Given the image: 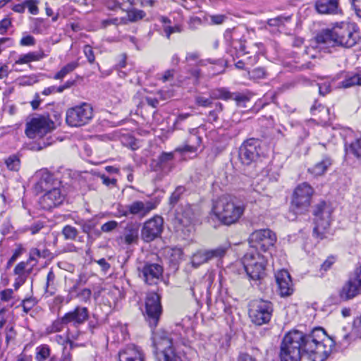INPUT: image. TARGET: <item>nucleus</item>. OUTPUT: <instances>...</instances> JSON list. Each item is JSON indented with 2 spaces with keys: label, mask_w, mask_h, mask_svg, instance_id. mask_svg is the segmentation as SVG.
Listing matches in <instances>:
<instances>
[{
  "label": "nucleus",
  "mask_w": 361,
  "mask_h": 361,
  "mask_svg": "<svg viewBox=\"0 0 361 361\" xmlns=\"http://www.w3.org/2000/svg\"><path fill=\"white\" fill-rule=\"evenodd\" d=\"M333 340L320 327L310 333L298 330L286 333L280 345V361H300L305 354L310 361H325L331 352Z\"/></svg>",
  "instance_id": "1"
},
{
  "label": "nucleus",
  "mask_w": 361,
  "mask_h": 361,
  "mask_svg": "<svg viewBox=\"0 0 361 361\" xmlns=\"http://www.w3.org/2000/svg\"><path fill=\"white\" fill-rule=\"evenodd\" d=\"M359 39V33L352 24L341 23L332 29L325 30L319 33L314 44L320 49L331 47H342L350 48L356 44Z\"/></svg>",
  "instance_id": "2"
},
{
  "label": "nucleus",
  "mask_w": 361,
  "mask_h": 361,
  "mask_svg": "<svg viewBox=\"0 0 361 361\" xmlns=\"http://www.w3.org/2000/svg\"><path fill=\"white\" fill-rule=\"evenodd\" d=\"M244 210V207L231 197L223 195L213 202L211 214L221 224L230 226L238 221Z\"/></svg>",
  "instance_id": "3"
},
{
  "label": "nucleus",
  "mask_w": 361,
  "mask_h": 361,
  "mask_svg": "<svg viewBox=\"0 0 361 361\" xmlns=\"http://www.w3.org/2000/svg\"><path fill=\"white\" fill-rule=\"evenodd\" d=\"M38 185L42 190H47L39 200V204L43 209H50L60 205L63 202L64 195L58 186L60 183L54 180L51 174L44 173L38 182Z\"/></svg>",
  "instance_id": "4"
},
{
  "label": "nucleus",
  "mask_w": 361,
  "mask_h": 361,
  "mask_svg": "<svg viewBox=\"0 0 361 361\" xmlns=\"http://www.w3.org/2000/svg\"><path fill=\"white\" fill-rule=\"evenodd\" d=\"M271 254H261L250 249L243 256L242 263L247 275L252 280H259L265 276L267 260Z\"/></svg>",
  "instance_id": "5"
},
{
  "label": "nucleus",
  "mask_w": 361,
  "mask_h": 361,
  "mask_svg": "<svg viewBox=\"0 0 361 361\" xmlns=\"http://www.w3.org/2000/svg\"><path fill=\"white\" fill-rule=\"evenodd\" d=\"M54 128V123L49 116L37 115L27 122L25 133L30 139H39Z\"/></svg>",
  "instance_id": "6"
},
{
  "label": "nucleus",
  "mask_w": 361,
  "mask_h": 361,
  "mask_svg": "<svg viewBox=\"0 0 361 361\" xmlns=\"http://www.w3.org/2000/svg\"><path fill=\"white\" fill-rule=\"evenodd\" d=\"M93 117V108L90 104L83 102L66 111V123L71 127H80L88 123Z\"/></svg>",
  "instance_id": "7"
},
{
  "label": "nucleus",
  "mask_w": 361,
  "mask_h": 361,
  "mask_svg": "<svg viewBox=\"0 0 361 361\" xmlns=\"http://www.w3.org/2000/svg\"><path fill=\"white\" fill-rule=\"evenodd\" d=\"M276 240V235L269 228L256 230L248 238L250 249H259L265 254L269 253V250L274 246Z\"/></svg>",
  "instance_id": "8"
},
{
  "label": "nucleus",
  "mask_w": 361,
  "mask_h": 361,
  "mask_svg": "<svg viewBox=\"0 0 361 361\" xmlns=\"http://www.w3.org/2000/svg\"><path fill=\"white\" fill-rule=\"evenodd\" d=\"M273 305L271 302L258 300L250 304L249 317L252 323L261 326L267 324L272 316Z\"/></svg>",
  "instance_id": "9"
},
{
  "label": "nucleus",
  "mask_w": 361,
  "mask_h": 361,
  "mask_svg": "<svg viewBox=\"0 0 361 361\" xmlns=\"http://www.w3.org/2000/svg\"><path fill=\"white\" fill-rule=\"evenodd\" d=\"M155 353L159 361H180L172 348V341L165 333L155 336Z\"/></svg>",
  "instance_id": "10"
},
{
  "label": "nucleus",
  "mask_w": 361,
  "mask_h": 361,
  "mask_svg": "<svg viewBox=\"0 0 361 361\" xmlns=\"http://www.w3.org/2000/svg\"><path fill=\"white\" fill-rule=\"evenodd\" d=\"M313 193V188L307 183H302L296 187L292 200V207L295 212H302L310 205Z\"/></svg>",
  "instance_id": "11"
},
{
  "label": "nucleus",
  "mask_w": 361,
  "mask_h": 361,
  "mask_svg": "<svg viewBox=\"0 0 361 361\" xmlns=\"http://www.w3.org/2000/svg\"><path fill=\"white\" fill-rule=\"evenodd\" d=\"M314 233L321 239L326 237V233L329 228L331 211L324 204L319 205L314 211Z\"/></svg>",
  "instance_id": "12"
},
{
  "label": "nucleus",
  "mask_w": 361,
  "mask_h": 361,
  "mask_svg": "<svg viewBox=\"0 0 361 361\" xmlns=\"http://www.w3.org/2000/svg\"><path fill=\"white\" fill-rule=\"evenodd\" d=\"M163 219L154 216L147 221L142 228L141 236L145 242H150L160 235L163 229Z\"/></svg>",
  "instance_id": "13"
},
{
  "label": "nucleus",
  "mask_w": 361,
  "mask_h": 361,
  "mask_svg": "<svg viewBox=\"0 0 361 361\" xmlns=\"http://www.w3.org/2000/svg\"><path fill=\"white\" fill-rule=\"evenodd\" d=\"M229 247L230 245L226 243L213 250L198 251L192 255L191 263L194 267H198L212 258L223 257Z\"/></svg>",
  "instance_id": "14"
},
{
  "label": "nucleus",
  "mask_w": 361,
  "mask_h": 361,
  "mask_svg": "<svg viewBox=\"0 0 361 361\" xmlns=\"http://www.w3.org/2000/svg\"><path fill=\"white\" fill-rule=\"evenodd\" d=\"M259 142L255 139H250L243 142L239 149L238 157L244 165H250L259 155Z\"/></svg>",
  "instance_id": "15"
},
{
  "label": "nucleus",
  "mask_w": 361,
  "mask_h": 361,
  "mask_svg": "<svg viewBox=\"0 0 361 361\" xmlns=\"http://www.w3.org/2000/svg\"><path fill=\"white\" fill-rule=\"evenodd\" d=\"M159 204L157 200H152L146 202L135 201L127 206V209L122 214L124 216L129 214L139 215L144 217L152 210L154 209Z\"/></svg>",
  "instance_id": "16"
},
{
  "label": "nucleus",
  "mask_w": 361,
  "mask_h": 361,
  "mask_svg": "<svg viewBox=\"0 0 361 361\" xmlns=\"http://www.w3.org/2000/svg\"><path fill=\"white\" fill-rule=\"evenodd\" d=\"M145 312L150 323L156 325L161 313L160 298L156 293L147 294L145 301Z\"/></svg>",
  "instance_id": "17"
},
{
  "label": "nucleus",
  "mask_w": 361,
  "mask_h": 361,
  "mask_svg": "<svg viewBox=\"0 0 361 361\" xmlns=\"http://www.w3.org/2000/svg\"><path fill=\"white\" fill-rule=\"evenodd\" d=\"M176 219L178 225V229L185 228L187 231L190 232L192 227V224L195 219L194 210L191 205L186 204L180 207L176 212Z\"/></svg>",
  "instance_id": "18"
},
{
  "label": "nucleus",
  "mask_w": 361,
  "mask_h": 361,
  "mask_svg": "<svg viewBox=\"0 0 361 361\" xmlns=\"http://www.w3.org/2000/svg\"><path fill=\"white\" fill-rule=\"evenodd\" d=\"M64 322L66 325L78 327L84 324L88 319V310L86 307H77L64 314Z\"/></svg>",
  "instance_id": "19"
},
{
  "label": "nucleus",
  "mask_w": 361,
  "mask_h": 361,
  "mask_svg": "<svg viewBox=\"0 0 361 361\" xmlns=\"http://www.w3.org/2000/svg\"><path fill=\"white\" fill-rule=\"evenodd\" d=\"M275 276L281 295H290L293 293V283L289 273L281 269L276 272Z\"/></svg>",
  "instance_id": "20"
},
{
  "label": "nucleus",
  "mask_w": 361,
  "mask_h": 361,
  "mask_svg": "<svg viewBox=\"0 0 361 361\" xmlns=\"http://www.w3.org/2000/svg\"><path fill=\"white\" fill-rule=\"evenodd\" d=\"M118 361H145V355L139 348L134 345L128 346L120 351Z\"/></svg>",
  "instance_id": "21"
},
{
  "label": "nucleus",
  "mask_w": 361,
  "mask_h": 361,
  "mask_svg": "<svg viewBox=\"0 0 361 361\" xmlns=\"http://www.w3.org/2000/svg\"><path fill=\"white\" fill-rule=\"evenodd\" d=\"M162 272L163 269L158 264H147L142 269L145 281L148 284L154 283L162 275Z\"/></svg>",
  "instance_id": "22"
},
{
  "label": "nucleus",
  "mask_w": 361,
  "mask_h": 361,
  "mask_svg": "<svg viewBox=\"0 0 361 361\" xmlns=\"http://www.w3.org/2000/svg\"><path fill=\"white\" fill-rule=\"evenodd\" d=\"M179 329L178 331H180V337L178 338H173L171 336H169L166 332L165 331H159L154 334L153 337V342H154V346L155 347V336L159 334L165 333L166 336L171 339L172 341V348L174 350L173 348V340L176 341V343L178 341L183 345H189L190 343L192 341V340L195 338V333L192 329H183L181 326H178Z\"/></svg>",
  "instance_id": "23"
},
{
  "label": "nucleus",
  "mask_w": 361,
  "mask_h": 361,
  "mask_svg": "<svg viewBox=\"0 0 361 361\" xmlns=\"http://www.w3.org/2000/svg\"><path fill=\"white\" fill-rule=\"evenodd\" d=\"M338 0H316L315 8L322 14L335 13L338 8Z\"/></svg>",
  "instance_id": "24"
},
{
  "label": "nucleus",
  "mask_w": 361,
  "mask_h": 361,
  "mask_svg": "<svg viewBox=\"0 0 361 361\" xmlns=\"http://www.w3.org/2000/svg\"><path fill=\"white\" fill-rule=\"evenodd\" d=\"M361 289V285L357 283L355 280L350 279L348 282L343 287L341 291V297L344 300H349L357 294Z\"/></svg>",
  "instance_id": "25"
},
{
  "label": "nucleus",
  "mask_w": 361,
  "mask_h": 361,
  "mask_svg": "<svg viewBox=\"0 0 361 361\" xmlns=\"http://www.w3.org/2000/svg\"><path fill=\"white\" fill-rule=\"evenodd\" d=\"M331 164L332 161L331 158L324 157L321 161L309 168L308 172L315 177L322 176L326 173Z\"/></svg>",
  "instance_id": "26"
},
{
  "label": "nucleus",
  "mask_w": 361,
  "mask_h": 361,
  "mask_svg": "<svg viewBox=\"0 0 361 361\" xmlns=\"http://www.w3.org/2000/svg\"><path fill=\"white\" fill-rule=\"evenodd\" d=\"M46 57V54L42 50L38 51L28 52L25 54H21L16 60L15 64H27L33 61H38Z\"/></svg>",
  "instance_id": "27"
},
{
  "label": "nucleus",
  "mask_w": 361,
  "mask_h": 361,
  "mask_svg": "<svg viewBox=\"0 0 361 361\" xmlns=\"http://www.w3.org/2000/svg\"><path fill=\"white\" fill-rule=\"evenodd\" d=\"M189 142H193V145L185 144L183 147H179L176 149V152H195L200 146L201 139L198 136L192 135L188 140Z\"/></svg>",
  "instance_id": "28"
},
{
  "label": "nucleus",
  "mask_w": 361,
  "mask_h": 361,
  "mask_svg": "<svg viewBox=\"0 0 361 361\" xmlns=\"http://www.w3.org/2000/svg\"><path fill=\"white\" fill-rule=\"evenodd\" d=\"M354 85H361V72L348 75L341 82L340 87L349 88Z\"/></svg>",
  "instance_id": "29"
},
{
  "label": "nucleus",
  "mask_w": 361,
  "mask_h": 361,
  "mask_svg": "<svg viewBox=\"0 0 361 361\" xmlns=\"http://www.w3.org/2000/svg\"><path fill=\"white\" fill-rule=\"evenodd\" d=\"M160 20L163 24V30L168 39H169L171 34L180 32L182 31V28L180 25L171 26V20L166 17L161 16Z\"/></svg>",
  "instance_id": "30"
},
{
  "label": "nucleus",
  "mask_w": 361,
  "mask_h": 361,
  "mask_svg": "<svg viewBox=\"0 0 361 361\" xmlns=\"http://www.w3.org/2000/svg\"><path fill=\"white\" fill-rule=\"evenodd\" d=\"M78 66V63L76 61H73L66 64L54 75V79L59 80L63 78L67 74L74 71Z\"/></svg>",
  "instance_id": "31"
},
{
  "label": "nucleus",
  "mask_w": 361,
  "mask_h": 361,
  "mask_svg": "<svg viewBox=\"0 0 361 361\" xmlns=\"http://www.w3.org/2000/svg\"><path fill=\"white\" fill-rule=\"evenodd\" d=\"M50 356V348L47 345H41L36 348V360L45 361Z\"/></svg>",
  "instance_id": "32"
},
{
  "label": "nucleus",
  "mask_w": 361,
  "mask_h": 361,
  "mask_svg": "<svg viewBox=\"0 0 361 361\" xmlns=\"http://www.w3.org/2000/svg\"><path fill=\"white\" fill-rule=\"evenodd\" d=\"M5 164L10 171H17L20 169V161L16 155H12L5 160Z\"/></svg>",
  "instance_id": "33"
},
{
  "label": "nucleus",
  "mask_w": 361,
  "mask_h": 361,
  "mask_svg": "<svg viewBox=\"0 0 361 361\" xmlns=\"http://www.w3.org/2000/svg\"><path fill=\"white\" fill-rule=\"evenodd\" d=\"M64 325H66V323L64 322V317H62L55 320L48 328V331L49 333L61 331L63 329Z\"/></svg>",
  "instance_id": "34"
},
{
  "label": "nucleus",
  "mask_w": 361,
  "mask_h": 361,
  "mask_svg": "<svg viewBox=\"0 0 361 361\" xmlns=\"http://www.w3.org/2000/svg\"><path fill=\"white\" fill-rule=\"evenodd\" d=\"M138 238V231L136 228L128 229L124 235L125 242L127 244H131L135 242Z\"/></svg>",
  "instance_id": "35"
},
{
  "label": "nucleus",
  "mask_w": 361,
  "mask_h": 361,
  "mask_svg": "<svg viewBox=\"0 0 361 361\" xmlns=\"http://www.w3.org/2000/svg\"><path fill=\"white\" fill-rule=\"evenodd\" d=\"M62 233L66 240H74L78 235V231L75 227L71 226H66Z\"/></svg>",
  "instance_id": "36"
},
{
  "label": "nucleus",
  "mask_w": 361,
  "mask_h": 361,
  "mask_svg": "<svg viewBox=\"0 0 361 361\" xmlns=\"http://www.w3.org/2000/svg\"><path fill=\"white\" fill-rule=\"evenodd\" d=\"M349 151L356 157L361 158V139H358L353 142L350 145Z\"/></svg>",
  "instance_id": "37"
},
{
  "label": "nucleus",
  "mask_w": 361,
  "mask_h": 361,
  "mask_svg": "<svg viewBox=\"0 0 361 361\" xmlns=\"http://www.w3.org/2000/svg\"><path fill=\"white\" fill-rule=\"evenodd\" d=\"M145 17L144 11L141 10H130L128 12V18L130 21H136Z\"/></svg>",
  "instance_id": "38"
},
{
  "label": "nucleus",
  "mask_w": 361,
  "mask_h": 361,
  "mask_svg": "<svg viewBox=\"0 0 361 361\" xmlns=\"http://www.w3.org/2000/svg\"><path fill=\"white\" fill-rule=\"evenodd\" d=\"M290 20V17H284V16H277L274 18H271L268 20L267 23L269 26H279L283 25L285 22H287Z\"/></svg>",
  "instance_id": "39"
},
{
  "label": "nucleus",
  "mask_w": 361,
  "mask_h": 361,
  "mask_svg": "<svg viewBox=\"0 0 361 361\" xmlns=\"http://www.w3.org/2000/svg\"><path fill=\"white\" fill-rule=\"evenodd\" d=\"M83 53L90 63H93L95 56L92 48L90 45H85L83 48Z\"/></svg>",
  "instance_id": "40"
},
{
  "label": "nucleus",
  "mask_w": 361,
  "mask_h": 361,
  "mask_svg": "<svg viewBox=\"0 0 361 361\" xmlns=\"http://www.w3.org/2000/svg\"><path fill=\"white\" fill-rule=\"evenodd\" d=\"M124 21L123 18H110L102 21V26L106 27L110 25H119Z\"/></svg>",
  "instance_id": "41"
},
{
  "label": "nucleus",
  "mask_w": 361,
  "mask_h": 361,
  "mask_svg": "<svg viewBox=\"0 0 361 361\" xmlns=\"http://www.w3.org/2000/svg\"><path fill=\"white\" fill-rule=\"evenodd\" d=\"M25 7L29 10L31 14L36 15L38 13L37 1L33 0H27L25 1Z\"/></svg>",
  "instance_id": "42"
},
{
  "label": "nucleus",
  "mask_w": 361,
  "mask_h": 361,
  "mask_svg": "<svg viewBox=\"0 0 361 361\" xmlns=\"http://www.w3.org/2000/svg\"><path fill=\"white\" fill-rule=\"evenodd\" d=\"M249 75L252 79H262L265 77L266 73L264 68H257L249 73Z\"/></svg>",
  "instance_id": "43"
},
{
  "label": "nucleus",
  "mask_w": 361,
  "mask_h": 361,
  "mask_svg": "<svg viewBox=\"0 0 361 361\" xmlns=\"http://www.w3.org/2000/svg\"><path fill=\"white\" fill-rule=\"evenodd\" d=\"M35 305V301L32 298H27L23 300L22 307L25 312L27 313Z\"/></svg>",
  "instance_id": "44"
},
{
  "label": "nucleus",
  "mask_w": 361,
  "mask_h": 361,
  "mask_svg": "<svg viewBox=\"0 0 361 361\" xmlns=\"http://www.w3.org/2000/svg\"><path fill=\"white\" fill-rule=\"evenodd\" d=\"M11 26V21L4 18L0 21V35H5L8 29Z\"/></svg>",
  "instance_id": "45"
},
{
  "label": "nucleus",
  "mask_w": 361,
  "mask_h": 361,
  "mask_svg": "<svg viewBox=\"0 0 361 361\" xmlns=\"http://www.w3.org/2000/svg\"><path fill=\"white\" fill-rule=\"evenodd\" d=\"M118 226V223L115 221H108L105 224H104L102 227H101V229L103 232H106V233H108V232H110L111 231H113L114 229H115Z\"/></svg>",
  "instance_id": "46"
},
{
  "label": "nucleus",
  "mask_w": 361,
  "mask_h": 361,
  "mask_svg": "<svg viewBox=\"0 0 361 361\" xmlns=\"http://www.w3.org/2000/svg\"><path fill=\"white\" fill-rule=\"evenodd\" d=\"M106 6L109 10L113 11L121 10V4L116 0H108Z\"/></svg>",
  "instance_id": "47"
},
{
  "label": "nucleus",
  "mask_w": 361,
  "mask_h": 361,
  "mask_svg": "<svg viewBox=\"0 0 361 361\" xmlns=\"http://www.w3.org/2000/svg\"><path fill=\"white\" fill-rule=\"evenodd\" d=\"M35 44V38L31 35H26L22 37L20 41L21 46H33Z\"/></svg>",
  "instance_id": "48"
},
{
  "label": "nucleus",
  "mask_w": 361,
  "mask_h": 361,
  "mask_svg": "<svg viewBox=\"0 0 361 361\" xmlns=\"http://www.w3.org/2000/svg\"><path fill=\"white\" fill-rule=\"evenodd\" d=\"M195 100L198 105L204 107H209L212 104L210 99L201 96L197 97Z\"/></svg>",
  "instance_id": "49"
},
{
  "label": "nucleus",
  "mask_w": 361,
  "mask_h": 361,
  "mask_svg": "<svg viewBox=\"0 0 361 361\" xmlns=\"http://www.w3.org/2000/svg\"><path fill=\"white\" fill-rule=\"evenodd\" d=\"M173 159V152H163L159 158L160 164L166 163L167 161H171Z\"/></svg>",
  "instance_id": "50"
},
{
  "label": "nucleus",
  "mask_w": 361,
  "mask_h": 361,
  "mask_svg": "<svg viewBox=\"0 0 361 361\" xmlns=\"http://www.w3.org/2000/svg\"><path fill=\"white\" fill-rule=\"evenodd\" d=\"M27 266V263L25 262H20L17 264V266L15 267L14 272L18 276H25V270Z\"/></svg>",
  "instance_id": "51"
},
{
  "label": "nucleus",
  "mask_w": 361,
  "mask_h": 361,
  "mask_svg": "<svg viewBox=\"0 0 361 361\" xmlns=\"http://www.w3.org/2000/svg\"><path fill=\"white\" fill-rule=\"evenodd\" d=\"M335 262V259L333 257H329L321 265V269L326 271Z\"/></svg>",
  "instance_id": "52"
},
{
  "label": "nucleus",
  "mask_w": 361,
  "mask_h": 361,
  "mask_svg": "<svg viewBox=\"0 0 361 361\" xmlns=\"http://www.w3.org/2000/svg\"><path fill=\"white\" fill-rule=\"evenodd\" d=\"M320 94L325 95L331 90L330 83L325 82L322 84H318Z\"/></svg>",
  "instance_id": "53"
},
{
  "label": "nucleus",
  "mask_w": 361,
  "mask_h": 361,
  "mask_svg": "<svg viewBox=\"0 0 361 361\" xmlns=\"http://www.w3.org/2000/svg\"><path fill=\"white\" fill-rule=\"evenodd\" d=\"M174 70H167L164 72V73L161 75V80L165 82L167 81H171L173 78L174 75Z\"/></svg>",
  "instance_id": "54"
},
{
  "label": "nucleus",
  "mask_w": 361,
  "mask_h": 361,
  "mask_svg": "<svg viewBox=\"0 0 361 361\" xmlns=\"http://www.w3.org/2000/svg\"><path fill=\"white\" fill-rule=\"evenodd\" d=\"M12 295H13L12 289H6V290H2L0 293L1 300H4V301H8L12 298Z\"/></svg>",
  "instance_id": "55"
},
{
  "label": "nucleus",
  "mask_w": 361,
  "mask_h": 361,
  "mask_svg": "<svg viewBox=\"0 0 361 361\" xmlns=\"http://www.w3.org/2000/svg\"><path fill=\"white\" fill-rule=\"evenodd\" d=\"M45 257L44 254H42L39 250L34 248L30 251V259L37 261V257Z\"/></svg>",
  "instance_id": "56"
},
{
  "label": "nucleus",
  "mask_w": 361,
  "mask_h": 361,
  "mask_svg": "<svg viewBox=\"0 0 361 361\" xmlns=\"http://www.w3.org/2000/svg\"><path fill=\"white\" fill-rule=\"evenodd\" d=\"M102 268V270L106 273L110 269V264L104 258L95 261Z\"/></svg>",
  "instance_id": "57"
},
{
  "label": "nucleus",
  "mask_w": 361,
  "mask_h": 361,
  "mask_svg": "<svg viewBox=\"0 0 361 361\" xmlns=\"http://www.w3.org/2000/svg\"><path fill=\"white\" fill-rule=\"evenodd\" d=\"M225 16L224 15H214L211 16V20L213 24L219 25L225 20Z\"/></svg>",
  "instance_id": "58"
},
{
  "label": "nucleus",
  "mask_w": 361,
  "mask_h": 361,
  "mask_svg": "<svg viewBox=\"0 0 361 361\" xmlns=\"http://www.w3.org/2000/svg\"><path fill=\"white\" fill-rule=\"evenodd\" d=\"M350 279L355 280L357 283L361 285V265L356 268L354 272V276Z\"/></svg>",
  "instance_id": "59"
},
{
  "label": "nucleus",
  "mask_w": 361,
  "mask_h": 361,
  "mask_svg": "<svg viewBox=\"0 0 361 361\" xmlns=\"http://www.w3.org/2000/svg\"><path fill=\"white\" fill-rule=\"evenodd\" d=\"M237 361H257L255 357L247 353H240L237 359Z\"/></svg>",
  "instance_id": "60"
},
{
  "label": "nucleus",
  "mask_w": 361,
  "mask_h": 361,
  "mask_svg": "<svg viewBox=\"0 0 361 361\" xmlns=\"http://www.w3.org/2000/svg\"><path fill=\"white\" fill-rule=\"evenodd\" d=\"M91 295H92V292L90 289L84 288L80 293L79 296H80V298H81V299L86 301L90 298Z\"/></svg>",
  "instance_id": "61"
},
{
  "label": "nucleus",
  "mask_w": 361,
  "mask_h": 361,
  "mask_svg": "<svg viewBox=\"0 0 361 361\" xmlns=\"http://www.w3.org/2000/svg\"><path fill=\"white\" fill-rule=\"evenodd\" d=\"M102 180V183L106 185V186H109L111 185H115L116 183V179H111L109 178H108L107 176H106L105 175H102L100 176Z\"/></svg>",
  "instance_id": "62"
},
{
  "label": "nucleus",
  "mask_w": 361,
  "mask_h": 361,
  "mask_svg": "<svg viewBox=\"0 0 361 361\" xmlns=\"http://www.w3.org/2000/svg\"><path fill=\"white\" fill-rule=\"evenodd\" d=\"M353 6L356 14L361 18V0H353Z\"/></svg>",
  "instance_id": "63"
},
{
  "label": "nucleus",
  "mask_w": 361,
  "mask_h": 361,
  "mask_svg": "<svg viewBox=\"0 0 361 361\" xmlns=\"http://www.w3.org/2000/svg\"><path fill=\"white\" fill-rule=\"evenodd\" d=\"M25 280V276H20L16 279L14 283L15 289L17 290L21 285H23Z\"/></svg>",
  "instance_id": "64"
}]
</instances>
